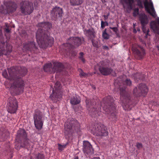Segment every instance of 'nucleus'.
Listing matches in <instances>:
<instances>
[{"instance_id": "obj_18", "label": "nucleus", "mask_w": 159, "mask_h": 159, "mask_svg": "<svg viewBox=\"0 0 159 159\" xmlns=\"http://www.w3.org/2000/svg\"><path fill=\"white\" fill-rule=\"evenodd\" d=\"M83 150L84 152L88 155L92 154L93 152V150L92 145L87 141L84 142Z\"/></svg>"}, {"instance_id": "obj_23", "label": "nucleus", "mask_w": 159, "mask_h": 159, "mask_svg": "<svg viewBox=\"0 0 159 159\" xmlns=\"http://www.w3.org/2000/svg\"><path fill=\"white\" fill-rule=\"evenodd\" d=\"M134 0H121L120 2L123 5L124 8H127L131 9Z\"/></svg>"}, {"instance_id": "obj_47", "label": "nucleus", "mask_w": 159, "mask_h": 159, "mask_svg": "<svg viewBox=\"0 0 159 159\" xmlns=\"http://www.w3.org/2000/svg\"><path fill=\"white\" fill-rule=\"evenodd\" d=\"M102 1V2H103L104 3V2H105V0H101Z\"/></svg>"}, {"instance_id": "obj_19", "label": "nucleus", "mask_w": 159, "mask_h": 159, "mask_svg": "<svg viewBox=\"0 0 159 159\" xmlns=\"http://www.w3.org/2000/svg\"><path fill=\"white\" fill-rule=\"evenodd\" d=\"M36 49L37 47L35 44L34 42L31 41L26 43L24 44L23 50L24 51L31 52Z\"/></svg>"}, {"instance_id": "obj_40", "label": "nucleus", "mask_w": 159, "mask_h": 159, "mask_svg": "<svg viewBox=\"0 0 159 159\" xmlns=\"http://www.w3.org/2000/svg\"><path fill=\"white\" fill-rule=\"evenodd\" d=\"M43 156L42 154H38L37 159H43Z\"/></svg>"}, {"instance_id": "obj_25", "label": "nucleus", "mask_w": 159, "mask_h": 159, "mask_svg": "<svg viewBox=\"0 0 159 159\" xmlns=\"http://www.w3.org/2000/svg\"><path fill=\"white\" fill-rule=\"evenodd\" d=\"M26 137V134L24 130L21 129L18 131L16 138L19 140L25 139Z\"/></svg>"}, {"instance_id": "obj_38", "label": "nucleus", "mask_w": 159, "mask_h": 159, "mask_svg": "<svg viewBox=\"0 0 159 159\" xmlns=\"http://www.w3.org/2000/svg\"><path fill=\"white\" fill-rule=\"evenodd\" d=\"M136 146L138 149H140L142 148L143 147L141 143H137Z\"/></svg>"}, {"instance_id": "obj_24", "label": "nucleus", "mask_w": 159, "mask_h": 159, "mask_svg": "<svg viewBox=\"0 0 159 159\" xmlns=\"http://www.w3.org/2000/svg\"><path fill=\"white\" fill-rule=\"evenodd\" d=\"M1 46H3V44L1 43V44L0 45V56L2 54L6 55L8 52H11L12 50V47L10 44H8L7 45L6 47V52L2 48H1Z\"/></svg>"}, {"instance_id": "obj_13", "label": "nucleus", "mask_w": 159, "mask_h": 159, "mask_svg": "<svg viewBox=\"0 0 159 159\" xmlns=\"http://www.w3.org/2000/svg\"><path fill=\"white\" fill-rule=\"evenodd\" d=\"M144 4L146 11L152 16L155 17L157 15L151 0H150L149 2L148 0H145Z\"/></svg>"}, {"instance_id": "obj_43", "label": "nucleus", "mask_w": 159, "mask_h": 159, "mask_svg": "<svg viewBox=\"0 0 159 159\" xmlns=\"http://www.w3.org/2000/svg\"><path fill=\"white\" fill-rule=\"evenodd\" d=\"M103 16L105 20H106L108 18V17H107V16L105 15H104Z\"/></svg>"}, {"instance_id": "obj_42", "label": "nucleus", "mask_w": 159, "mask_h": 159, "mask_svg": "<svg viewBox=\"0 0 159 159\" xmlns=\"http://www.w3.org/2000/svg\"><path fill=\"white\" fill-rule=\"evenodd\" d=\"M1 29V27L0 26V37H2V32Z\"/></svg>"}, {"instance_id": "obj_35", "label": "nucleus", "mask_w": 159, "mask_h": 159, "mask_svg": "<svg viewBox=\"0 0 159 159\" xmlns=\"http://www.w3.org/2000/svg\"><path fill=\"white\" fill-rule=\"evenodd\" d=\"M137 0V4L141 8L143 7V5L142 4V0Z\"/></svg>"}, {"instance_id": "obj_3", "label": "nucleus", "mask_w": 159, "mask_h": 159, "mask_svg": "<svg viewBox=\"0 0 159 159\" xmlns=\"http://www.w3.org/2000/svg\"><path fill=\"white\" fill-rule=\"evenodd\" d=\"M113 98L109 96L103 99V102L105 105L103 107V110L107 114L111 113L109 116V119L111 121H114L116 120V116L114 112L116 108L113 103Z\"/></svg>"}, {"instance_id": "obj_51", "label": "nucleus", "mask_w": 159, "mask_h": 159, "mask_svg": "<svg viewBox=\"0 0 159 159\" xmlns=\"http://www.w3.org/2000/svg\"><path fill=\"white\" fill-rule=\"evenodd\" d=\"M133 25H134V26H135V25H134V24H133Z\"/></svg>"}, {"instance_id": "obj_49", "label": "nucleus", "mask_w": 159, "mask_h": 159, "mask_svg": "<svg viewBox=\"0 0 159 159\" xmlns=\"http://www.w3.org/2000/svg\"><path fill=\"white\" fill-rule=\"evenodd\" d=\"M109 13H108L107 15H106L107 16V17H108V16H109Z\"/></svg>"}, {"instance_id": "obj_31", "label": "nucleus", "mask_w": 159, "mask_h": 159, "mask_svg": "<svg viewBox=\"0 0 159 159\" xmlns=\"http://www.w3.org/2000/svg\"><path fill=\"white\" fill-rule=\"evenodd\" d=\"M102 36L103 38L105 39H108L109 37L108 34L106 33V31H104L103 32Z\"/></svg>"}, {"instance_id": "obj_41", "label": "nucleus", "mask_w": 159, "mask_h": 159, "mask_svg": "<svg viewBox=\"0 0 159 159\" xmlns=\"http://www.w3.org/2000/svg\"><path fill=\"white\" fill-rule=\"evenodd\" d=\"M110 28L115 32H116L117 31V28L116 27H110Z\"/></svg>"}, {"instance_id": "obj_20", "label": "nucleus", "mask_w": 159, "mask_h": 159, "mask_svg": "<svg viewBox=\"0 0 159 159\" xmlns=\"http://www.w3.org/2000/svg\"><path fill=\"white\" fill-rule=\"evenodd\" d=\"M62 9L59 7H55L52 10L51 12L52 16L55 18L61 17L62 14Z\"/></svg>"}, {"instance_id": "obj_17", "label": "nucleus", "mask_w": 159, "mask_h": 159, "mask_svg": "<svg viewBox=\"0 0 159 159\" xmlns=\"http://www.w3.org/2000/svg\"><path fill=\"white\" fill-rule=\"evenodd\" d=\"M148 92V89L146 85L143 84H139L138 87V89L136 87L134 89L133 91L134 93L136 94L137 93L139 94L141 93L143 96V94H146Z\"/></svg>"}, {"instance_id": "obj_4", "label": "nucleus", "mask_w": 159, "mask_h": 159, "mask_svg": "<svg viewBox=\"0 0 159 159\" xmlns=\"http://www.w3.org/2000/svg\"><path fill=\"white\" fill-rule=\"evenodd\" d=\"M55 89L52 88V93L50 96V98L54 102L59 101L61 98V86L59 82H57L54 85Z\"/></svg>"}, {"instance_id": "obj_34", "label": "nucleus", "mask_w": 159, "mask_h": 159, "mask_svg": "<svg viewBox=\"0 0 159 159\" xmlns=\"http://www.w3.org/2000/svg\"><path fill=\"white\" fill-rule=\"evenodd\" d=\"M79 71L80 72V75L81 77L86 76L87 75L84 73L81 69L79 70Z\"/></svg>"}, {"instance_id": "obj_5", "label": "nucleus", "mask_w": 159, "mask_h": 159, "mask_svg": "<svg viewBox=\"0 0 159 159\" xmlns=\"http://www.w3.org/2000/svg\"><path fill=\"white\" fill-rule=\"evenodd\" d=\"M20 6L21 12L24 15L30 14L34 10L32 3L28 1L22 2Z\"/></svg>"}, {"instance_id": "obj_56", "label": "nucleus", "mask_w": 159, "mask_h": 159, "mask_svg": "<svg viewBox=\"0 0 159 159\" xmlns=\"http://www.w3.org/2000/svg\"><path fill=\"white\" fill-rule=\"evenodd\" d=\"M1 141V140L0 139V141Z\"/></svg>"}, {"instance_id": "obj_16", "label": "nucleus", "mask_w": 159, "mask_h": 159, "mask_svg": "<svg viewBox=\"0 0 159 159\" xmlns=\"http://www.w3.org/2000/svg\"><path fill=\"white\" fill-rule=\"evenodd\" d=\"M77 123V121L74 120L72 118L69 119L65 123L64 125V133L67 134L70 132L72 127H75L74 125Z\"/></svg>"}, {"instance_id": "obj_26", "label": "nucleus", "mask_w": 159, "mask_h": 159, "mask_svg": "<svg viewBox=\"0 0 159 159\" xmlns=\"http://www.w3.org/2000/svg\"><path fill=\"white\" fill-rule=\"evenodd\" d=\"M80 99L79 97L76 95H74L70 100V103L73 105H76L80 102Z\"/></svg>"}, {"instance_id": "obj_54", "label": "nucleus", "mask_w": 159, "mask_h": 159, "mask_svg": "<svg viewBox=\"0 0 159 159\" xmlns=\"http://www.w3.org/2000/svg\"><path fill=\"white\" fill-rule=\"evenodd\" d=\"M75 55H76L75 54H74V55H73V56H75Z\"/></svg>"}, {"instance_id": "obj_33", "label": "nucleus", "mask_w": 159, "mask_h": 159, "mask_svg": "<svg viewBox=\"0 0 159 159\" xmlns=\"http://www.w3.org/2000/svg\"><path fill=\"white\" fill-rule=\"evenodd\" d=\"M79 58L83 62H84L85 60L83 58V53L81 52L80 53Z\"/></svg>"}, {"instance_id": "obj_21", "label": "nucleus", "mask_w": 159, "mask_h": 159, "mask_svg": "<svg viewBox=\"0 0 159 159\" xmlns=\"http://www.w3.org/2000/svg\"><path fill=\"white\" fill-rule=\"evenodd\" d=\"M156 22L152 21L150 23V26L153 31L159 34V18H158L156 20Z\"/></svg>"}, {"instance_id": "obj_1", "label": "nucleus", "mask_w": 159, "mask_h": 159, "mask_svg": "<svg viewBox=\"0 0 159 159\" xmlns=\"http://www.w3.org/2000/svg\"><path fill=\"white\" fill-rule=\"evenodd\" d=\"M9 75L7 74L6 70H4L2 72V76L5 78L11 81L12 83H11L10 88V90L14 91L21 93L23 91L24 82L20 78L18 77L20 75L21 76L25 75L27 73V70L25 68L21 69L19 71H17L14 67L8 69Z\"/></svg>"}, {"instance_id": "obj_27", "label": "nucleus", "mask_w": 159, "mask_h": 159, "mask_svg": "<svg viewBox=\"0 0 159 159\" xmlns=\"http://www.w3.org/2000/svg\"><path fill=\"white\" fill-rule=\"evenodd\" d=\"M90 115H92L94 117H97L99 116L101 114V111H100V109L98 108V110H96L95 109H93L91 111V113H90Z\"/></svg>"}, {"instance_id": "obj_10", "label": "nucleus", "mask_w": 159, "mask_h": 159, "mask_svg": "<svg viewBox=\"0 0 159 159\" xmlns=\"http://www.w3.org/2000/svg\"><path fill=\"white\" fill-rule=\"evenodd\" d=\"M107 64L105 61H101L98 65V69L101 73L104 75H108L111 74L113 76L116 75V74L111 69L105 67Z\"/></svg>"}, {"instance_id": "obj_9", "label": "nucleus", "mask_w": 159, "mask_h": 159, "mask_svg": "<svg viewBox=\"0 0 159 159\" xmlns=\"http://www.w3.org/2000/svg\"><path fill=\"white\" fill-rule=\"evenodd\" d=\"M17 102L14 97L9 98L7 103V107L8 112L11 113H15L18 108Z\"/></svg>"}, {"instance_id": "obj_32", "label": "nucleus", "mask_w": 159, "mask_h": 159, "mask_svg": "<svg viewBox=\"0 0 159 159\" xmlns=\"http://www.w3.org/2000/svg\"><path fill=\"white\" fill-rule=\"evenodd\" d=\"M108 25V23L107 22H104L102 20H101V27L103 28L106 26Z\"/></svg>"}, {"instance_id": "obj_39", "label": "nucleus", "mask_w": 159, "mask_h": 159, "mask_svg": "<svg viewBox=\"0 0 159 159\" xmlns=\"http://www.w3.org/2000/svg\"><path fill=\"white\" fill-rule=\"evenodd\" d=\"M5 25L6 27V28H5L6 32L8 33H9L10 32V30H9L8 24L6 23Z\"/></svg>"}, {"instance_id": "obj_8", "label": "nucleus", "mask_w": 159, "mask_h": 159, "mask_svg": "<svg viewBox=\"0 0 159 159\" xmlns=\"http://www.w3.org/2000/svg\"><path fill=\"white\" fill-rule=\"evenodd\" d=\"M54 67H52V65L51 63L46 64L43 67L44 71L46 72H54L56 71L59 72L60 70L63 67L62 64L58 62H55L53 63Z\"/></svg>"}, {"instance_id": "obj_52", "label": "nucleus", "mask_w": 159, "mask_h": 159, "mask_svg": "<svg viewBox=\"0 0 159 159\" xmlns=\"http://www.w3.org/2000/svg\"><path fill=\"white\" fill-rule=\"evenodd\" d=\"M133 25H134V26H135V25H134V24H133Z\"/></svg>"}, {"instance_id": "obj_50", "label": "nucleus", "mask_w": 159, "mask_h": 159, "mask_svg": "<svg viewBox=\"0 0 159 159\" xmlns=\"http://www.w3.org/2000/svg\"><path fill=\"white\" fill-rule=\"evenodd\" d=\"M137 30H138V31H140V30L139 29H137Z\"/></svg>"}, {"instance_id": "obj_29", "label": "nucleus", "mask_w": 159, "mask_h": 159, "mask_svg": "<svg viewBox=\"0 0 159 159\" xmlns=\"http://www.w3.org/2000/svg\"><path fill=\"white\" fill-rule=\"evenodd\" d=\"M91 101L87 100V99H86V103L87 105V107L88 108H89L90 106H91L92 105H94L96 104L95 102H93L92 103V102H90Z\"/></svg>"}, {"instance_id": "obj_14", "label": "nucleus", "mask_w": 159, "mask_h": 159, "mask_svg": "<svg viewBox=\"0 0 159 159\" xmlns=\"http://www.w3.org/2000/svg\"><path fill=\"white\" fill-rule=\"evenodd\" d=\"M95 129H93L91 131V132L93 135L99 136H105L108 135L107 131L104 128L103 126L98 125Z\"/></svg>"}, {"instance_id": "obj_12", "label": "nucleus", "mask_w": 159, "mask_h": 159, "mask_svg": "<svg viewBox=\"0 0 159 159\" xmlns=\"http://www.w3.org/2000/svg\"><path fill=\"white\" fill-rule=\"evenodd\" d=\"M81 39L78 37H72L70 38L68 41L67 43L65 44V45L69 47L70 48L78 47L81 44Z\"/></svg>"}, {"instance_id": "obj_28", "label": "nucleus", "mask_w": 159, "mask_h": 159, "mask_svg": "<svg viewBox=\"0 0 159 159\" xmlns=\"http://www.w3.org/2000/svg\"><path fill=\"white\" fill-rule=\"evenodd\" d=\"M71 4L72 5H78L81 4L82 2L81 0H70Z\"/></svg>"}, {"instance_id": "obj_48", "label": "nucleus", "mask_w": 159, "mask_h": 159, "mask_svg": "<svg viewBox=\"0 0 159 159\" xmlns=\"http://www.w3.org/2000/svg\"><path fill=\"white\" fill-rule=\"evenodd\" d=\"M25 145L26 146L27 145V143H25Z\"/></svg>"}, {"instance_id": "obj_7", "label": "nucleus", "mask_w": 159, "mask_h": 159, "mask_svg": "<svg viewBox=\"0 0 159 159\" xmlns=\"http://www.w3.org/2000/svg\"><path fill=\"white\" fill-rule=\"evenodd\" d=\"M34 120L35 127L38 129H40L43 126V120L42 113L39 110L35 111L34 115Z\"/></svg>"}, {"instance_id": "obj_22", "label": "nucleus", "mask_w": 159, "mask_h": 159, "mask_svg": "<svg viewBox=\"0 0 159 159\" xmlns=\"http://www.w3.org/2000/svg\"><path fill=\"white\" fill-rule=\"evenodd\" d=\"M141 49V52H140L137 48L134 46H133L132 50L134 53H135L139 57V59H141L143 56L145 52L144 49L141 47H139Z\"/></svg>"}, {"instance_id": "obj_45", "label": "nucleus", "mask_w": 159, "mask_h": 159, "mask_svg": "<svg viewBox=\"0 0 159 159\" xmlns=\"http://www.w3.org/2000/svg\"><path fill=\"white\" fill-rule=\"evenodd\" d=\"M92 159H100V158L98 157H94Z\"/></svg>"}, {"instance_id": "obj_37", "label": "nucleus", "mask_w": 159, "mask_h": 159, "mask_svg": "<svg viewBox=\"0 0 159 159\" xmlns=\"http://www.w3.org/2000/svg\"><path fill=\"white\" fill-rule=\"evenodd\" d=\"M125 83L127 85H130L131 84V81L130 80L126 79L125 81Z\"/></svg>"}, {"instance_id": "obj_36", "label": "nucleus", "mask_w": 159, "mask_h": 159, "mask_svg": "<svg viewBox=\"0 0 159 159\" xmlns=\"http://www.w3.org/2000/svg\"><path fill=\"white\" fill-rule=\"evenodd\" d=\"M139 10L138 8H135L134 10L133 13V15L134 16H136L137 15L139 14Z\"/></svg>"}, {"instance_id": "obj_53", "label": "nucleus", "mask_w": 159, "mask_h": 159, "mask_svg": "<svg viewBox=\"0 0 159 159\" xmlns=\"http://www.w3.org/2000/svg\"><path fill=\"white\" fill-rule=\"evenodd\" d=\"M133 25H134V26H135V25H134V24H133Z\"/></svg>"}, {"instance_id": "obj_11", "label": "nucleus", "mask_w": 159, "mask_h": 159, "mask_svg": "<svg viewBox=\"0 0 159 159\" xmlns=\"http://www.w3.org/2000/svg\"><path fill=\"white\" fill-rule=\"evenodd\" d=\"M120 100L122 103V106L123 107L125 110H130V108H129V105L126 103V102L129 101V98L125 93V88L122 89L121 88H120Z\"/></svg>"}, {"instance_id": "obj_46", "label": "nucleus", "mask_w": 159, "mask_h": 159, "mask_svg": "<svg viewBox=\"0 0 159 159\" xmlns=\"http://www.w3.org/2000/svg\"><path fill=\"white\" fill-rule=\"evenodd\" d=\"M134 33H136V32H137V31L135 29H134Z\"/></svg>"}, {"instance_id": "obj_2", "label": "nucleus", "mask_w": 159, "mask_h": 159, "mask_svg": "<svg viewBox=\"0 0 159 159\" xmlns=\"http://www.w3.org/2000/svg\"><path fill=\"white\" fill-rule=\"evenodd\" d=\"M38 26L39 29L36 33V37L39 47L45 48L48 46H52L53 44L54 39L52 37L48 36L45 32L51 27V24L48 22H41L38 24Z\"/></svg>"}, {"instance_id": "obj_30", "label": "nucleus", "mask_w": 159, "mask_h": 159, "mask_svg": "<svg viewBox=\"0 0 159 159\" xmlns=\"http://www.w3.org/2000/svg\"><path fill=\"white\" fill-rule=\"evenodd\" d=\"M58 148L59 150L62 151L66 147L67 145V144L61 145L60 144H58Z\"/></svg>"}, {"instance_id": "obj_44", "label": "nucleus", "mask_w": 159, "mask_h": 159, "mask_svg": "<svg viewBox=\"0 0 159 159\" xmlns=\"http://www.w3.org/2000/svg\"><path fill=\"white\" fill-rule=\"evenodd\" d=\"M103 48L104 49H108V47L106 46H103Z\"/></svg>"}, {"instance_id": "obj_55", "label": "nucleus", "mask_w": 159, "mask_h": 159, "mask_svg": "<svg viewBox=\"0 0 159 159\" xmlns=\"http://www.w3.org/2000/svg\"><path fill=\"white\" fill-rule=\"evenodd\" d=\"M26 142H27V141L28 142V141H27V139L26 140Z\"/></svg>"}, {"instance_id": "obj_15", "label": "nucleus", "mask_w": 159, "mask_h": 159, "mask_svg": "<svg viewBox=\"0 0 159 159\" xmlns=\"http://www.w3.org/2000/svg\"><path fill=\"white\" fill-rule=\"evenodd\" d=\"M139 19L142 25L143 32L147 35L149 32V30L145 26L148 23V19L147 16L144 14H141L139 15Z\"/></svg>"}, {"instance_id": "obj_6", "label": "nucleus", "mask_w": 159, "mask_h": 159, "mask_svg": "<svg viewBox=\"0 0 159 159\" xmlns=\"http://www.w3.org/2000/svg\"><path fill=\"white\" fill-rule=\"evenodd\" d=\"M4 6L3 5L0 7V12L4 14L15 11L17 7L16 3L10 2H5Z\"/></svg>"}]
</instances>
